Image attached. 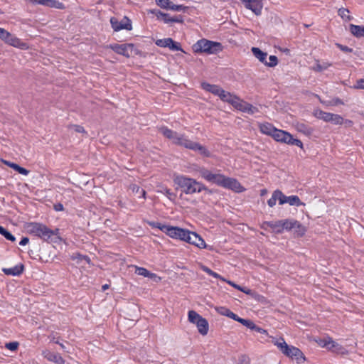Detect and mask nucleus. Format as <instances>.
Listing matches in <instances>:
<instances>
[{"label": "nucleus", "mask_w": 364, "mask_h": 364, "mask_svg": "<svg viewBox=\"0 0 364 364\" xmlns=\"http://www.w3.org/2000/svg\"><path fill=\"white\" fill-rule=\"evenodd\" d=\"M159 131L165 137L171 140L174 144L198 151L200 155L205 157L210 156V151L205 146L188 139L183 134H179L166 127H161Z\"/></svg>", "instance_id": "f257e3e1"}, {"label": "nucleus", "mask_w": 364, "mask_h": 364, "mask_svg": "<svg viewBox=\"0 0 364 364\" xmlns=\"http://www.w3.org/2000/svg\"><path fill=\"white\" fill-rule=\"evenodd\" d=\"M271 343L286 357L295 361L297 364H303L306 358L301 350L291 345H289L282 336H269Z\"/></svg>", "instance_id": "f03ea898"}, {"label": "nucleus", "mask_w": 364, "mask_h": 364, "mask_svg": "<svg viewBox=\"0 0 364 364\" xmlns=\"http://www.w3.org/2000/svg\"><path fill=\"white\" fill-rule=\"evenodd\" d=\"M174 183L186 195H192L200 193L203 191L211 194L213 191L208 189L204 184L197 181L196 179L183 176L177 175L173 178Z\"/></svg>", "instance_id": "7ed1b4c3"}, {"label": "nucleus", "mask_w": 364, "mask_h": 364, "mask_svg": "<svg viewBox=\"0 0 364 364\" xmlns=\"http://www.w3.org/2000/svg\"><path fill=\"white\" fill-rule=\"evenodd\" d=\"M195 53H206L208 54H217L223 50L220 43L211 41L205 38L198 41L192 46Z\"/></svg>", "instance_id": "20e7f679"}, {"label": "nucleus", "mask_w": 364, "mask_h": 364, "mask_svg": "<svg viewBox=\"0 0 364 364\" xmlns=\"http://www.w3.org/2000/svg\"><path fill=\"white\" fill-rule=\"evenodd\" d=\"M188 321L196 327L200 335L202 336L208 335L210 328L208 321L196 311H188Z\"/></svg>", "instance_id": "39448f33"}, {"label": "nucleus", "mask_w": 364, "mask_h": 364, "mask_svg": "<svg viewBox=\"0 0 364 364\" xmlns=\"http://www.w3.org/2000/svg\"><path fill=\"white\" fill-rule=\"evenodd\" d=\"M210 182L236 192H240L242 189L241 184L237 179L226 177L225 176L220 173H213Z\"/></svg>", "instance_id": "423d86ee"}, {"label": "nucleus", "mask_w": 364, "mask_h": 364, "mask_svg": "<svg viewBox=\"0 0 364 364\" xmlns=\"http://www.w3.org/2000/svg\"><path fill=\"white\" fill-rule=\"evenodd\" d=\"M27 231L45 241L52 240L53 232L46 225L39 223H29L26 225Z\"/></svg>", "instance_id": "0eeeda50"}, {"label": "nucleus", "mask_w": 364, "mask_h": 364, "mask_svg": "<svg viewBox=\"0 0 364 364\" xmlns=\"http://www.w3.org/2000/svg\"><path fill=\"white\" fill-rule=\"evenodd\" d=\"M272 137L274 140L285 143L290 145H295L300 148H303V143L298 139H294L293 136L287 132L277 129L276 128Z\"/></svg>", "instance_id": "6e6552de"}, {"label": "nucleus", "mask_w": 364, "mask_h": 364, "mask_svg": "<svg viewBox=\"0 0 364 364\" xmlns=\"http://www.w3.org/2000/svg\"><path fill=\"white\" fill-rule=\"evenodd\" d=\"M149 225L152 228H156L173 238L178 239L181 229L178 227L168 226L160 223L149 222Z\"/></svg>", "instance_id": "1a4fd4ad"}, {"label": "nucleus", "mask_w": 364, "mask_h": 364, "mask_svg": "<svg viewBox=\"0 0 364 364\" xmlns=\"http://www.w3.org/2000/svg\"><path fill=\"white\" fill-rule=\"evenodd\" d=\"M150 13L154 14L158 20L163 21L165 23H183V18L181 15L171 16L168 14L163 13L157 9H152L149 11Z\"/></svg>", "instance_id": "9d476101"}, {"label": "nucleus", "mask_w": 364, "mask_h": 364, "mask_svg": "<svg viewBox=\"0 0 364 364\" xmlns=\"http://www.w3.org/2000/svg\"><path fill=\"white\" fill-rule=\"evenodd\" d=\"M156 45L161 48H168L170 50L173 51H182L184 52L179 43L174 41L171 38H166L163 39H158L155 42Z\"/></svg>", "instance_id": "9b49d317"}, {"label": "nucleus", "mask_w": 364, "mask_h": 364, "mask_svg": "<svg viewBox=\"0 0 364 364\" xmlns=\"http://www.w3.org/2000/svg\"><path fill=\"white\" fill-rule=\"evenodd\" d=\"M124 20L126 21L125 23L119 22L117 18L112 17L110 18V23L112 28L114 31H119L122 29H126L127 31H131L132 29V21L127 16L124 17Z\"/></svg>", "instance_id": "f8f14e48"}, {"label": "nucleus", "mask_w": 364, "mask_h": 364, "mask_svg": "<svg viewBox=\"0 0 364 364\" xmlns=\"http://www.w3.org/2000/svg\"><path fill=\"white\" fill-rule=\"evenodd\" d=\"M233 103V107L241 112H247L251 114L258 112V109L256 107H254L251 104L240 100L239 97H237L235 102Z\"/></svg>", "instance_id": "ddd939ff"}, {"label": "nucleus", "mask_w": 364, "mask_h": 364, "mask_svg": "<svg viewBox=\"0 0 364 364\" xmlns=\"http://www.w3.org/2000/svg\"><path fill=\"white\" fill-rule=\"evenodd\" d=\"M109 48H111L112 50H114L115 53L119 55H122L125 57H129L130 53L129 52V49L132 50L134 45L132 43L129 44H111L108 46Z\"/></svg>", "instance_id": "4468645a"}, {"label": "nucleus", "mask_w": 364, "mask_h": 364, "mask_svg": "<svg viewBox=\"0 0 364 364\" xmlns=\"http://www.w3.org/2000/svg\"><path fill=\"white\" fill-rule=\"evenodd\" d=\"M216 312L220 314V315L225 316L227 317H229L236 321H238L241 324H243L244 321H245V318H242L239 317L237 314L231 311L229 309L225 307V306H215L214 307Z\"/></svg>", "instance_id": "2eb2a0df"}, {"label": "nucleus", "mask_w": 364, "mask_h": 364, "mask_svg": "<svg viewBox=\"0 0 364 364\" xmlns=\"http://www.w3.org/2000/svg\"><path fill=\"white\" fill-rule=\"evenodd\" d=\"M284 203H289L290 205L301 206L305 205V203L301 201L300 198L297 196H286L282 192V198H279V204L283 205Z\"/></svg>", "instance_id": "dca6fc26"}, {"label": "nucleus", "mask_w": 364, "mask_h": 364, "mask_svg": "<svg viewBox=\"0 0 364 364\" xmlns=\"http://www.w3.org/2000/svg\"><path fill=\"white\" fill-rule=\"evenodd\" d=\"M245 6L254 12L256 15H259L262 11V6L259 0H241Z\"/></svg>", "instance_id": "f3484780"}, {"label": "nucleus", "mask_w": 364, "mask_h": 364, "mask_svg": "<svg viewBox=\"0 0 364 364\" xmlns=\"http://www.w3.org/2000/svg\"><path fill=\"white\" fill-rule=\"evenodd\" d=\"M43 355L48 360L55 363L56 364H64L65 363L64 359L58 353H55L51 352L50 350H46L43 352Z\"/></svg>", "instance_id": "a211bd4d"}, {"label": "nucleus", "mask_w": 364, "mask_h": 364, "mask_svg": "<svg viewBox=\"0 0 364 364\" xmlns=\"http://www.w3.org/2000/svg\"><path fill=\"white\" fill-rule=\"evenodd\" d=\"M242 325L251 330L255 331L267 336L269 339V341L271 342V338H269L270 336L269 335L267 331L257 326L252 320L245 319V321H244Z\"/></svg>", "instance_id": "6ab92c4d"}, {"label": "nucleus", "mask_w": 364, "mask_h": 364, "mask_svg": "<svg viewBox=\"0 0 364 364\" xmlns=\"http://www.w3.org/2000/svg\"><path fill=\"white\" fill-rule=\"evenodd\" d=\"M188 243L193 245L199 248H205L206 244L204 240L197 233L192 232L190 238L188 241Z\"/></svg>", "instance_id": "aec40b11"}, {"label": "nucleus", "mask_w": 364, "mask_h": 364, "mask_svg": "<svg viewBox=\"0 0 364 364\" xmlns=\"http://www.w3.org/2000/svg\"><path fill=\"white\" fill-rule=\"evenodd\" d=\"M318 344L323 347L332 350H338L339 349L338 344L333 341L331 338H326L317 341Z\"/></svg>", "instance_id": "412c9836"}, {"label": "nucleus", "mask_w": 364, "mask_h": 364, "mask_svg": "<svg viewBox=\"0 0 364 364\" xmlns=\"http://www.w3.org/2000/svg\"><path fill=\"white\" fill-rule=\"evenodd\" d=\"M33 4H40L50 8H61L62 4L55 0H28Z\"/></svg>", "instance_id": "4be33fe9"}, {"label": "nucleus", "mask_w": 364, "mask_h": 364, "mask_svg": "<svg viewBox=\"0 0 364 364\" xmlns=\"http://www.w3.org/2000/svg\"><path fill=\"white\" fill-rule=\"evenodd\" d=\"M201 87L205 91H208L216 96H219L220 92L223 90V88H221L219 85H212L206 82H201Z\"/></svg>", "instance_id": "5701e85b"}, {"label": "nucleus", "mask_w": 364, "mask_h": 364, "mask_svg": "<svg viewBox=\"0 0 364 364\" xmlns=\"http://www.w3.org/2000/svg\"><path fill=\"white\" fill-rule=\"evenodd\" d=\"M24 269L23 264H19L11 268H4L3 272L6 275L18 276Z\"/></svg>", "instance_id": "b1692460"}, {"label": "nucleus", "mask_w": 364, "mask_h": 364, "mask_svg": "<svg viewBox=\"0 0 364 364\" xmlns=\"http://www.w3.org/2000/svg\"><path fill=\"white\" fill-rule=\"evenodd\" d=\"M218 97L223 102H228L230 105H232V106L234 105L233 102H235V101L237 100V99L238 97L237 96L231 94L230 92L224 90L223 89L220 92V95Z\"/></svg>", "instance_id": "393cba45"}, {"label": "nucleus", "mask_w": 364, "mask_h": 364, "mask_svg": "<svg viewBox=\"0 0 364 364\" xmlns=\"http://www.w3.org/2000/svg\"><path fill=\"white\" fill-rule=\"evenodd\" d=\"M349 30L350 33L357 38L364 37V26L350 24Z\"/></svg>", "instance_id": "a878e982"}, {"label": "nucleus", "mask_w": 364, "mask_h": 364, "mask_svg": "<svg viewBox=\"0 0 364 364\" xmlns=\"http://www.w3.org/2000/svg\"><path fill=\"white\" fill-rule=\"evenodd\" d=\"M276 128L270 123L266 122L259 125V130L262 133L272 136Z\"/></svg>", "instance_id": "bb28decb"}, {"label": "nucleus", "mask_w": 364, "mask_h": 364, "mask_svg": "<svg viewBox=\"0 0 364 364\" xmlns=\"http://www.w3.org/2000/svg\"><path fill=\"white\" fill-rule=\"evenodd\" d=\"M6 43L12 46L20 48H23L26 47V43L21 42L19 38L13 36L11 33V37L8 38Z\"/></svg>", "instance_id": "cd10ccee"}, {"label": "nucleus", "mask_w": 364, "mask_h": 364, "mask_svg": "<svg viewBox=\"0 0 364 364\" xmlns=\"http://www.w3.org/2000/svg\"><path fill=\"white\" fill-rule=\"evenodd\" d=\"M252 52L254 55L262 63L265 65L266 58L267 56V53L261 50L259 48L253 47L252 48Z\"/></svg>", "instance_id": "c85d7f7f"}, {"label": "nucleus", "mask_w": 364, "mask_h": 364, "mask_svg": "<svg viewBox=\"0 0 364 364\" xmlns=\"http://www.w3.org/2000/svg\"><path fill=\"white\" fill-rule=\"evenodd\" d=\"M282 198V191L279 190H275L272 197L268 200L267 204L269 207H273L275 205L277 200H278L279 201V198Z\"/></svg>", "instance_id": "c756f323"}, {"label": "nucleus", "mask_w": 364, "mask_h": 364, "mask_svg": "<svg viewBox=\"0 0 364 364\" xmlns=\"http://www.w3.org/2000/svg\"><path fill=\"white\" fill-rule=\"evenodd\" d=\"M282 222V231L284 229H286L287 230H291L294 228L295 225L297 224V220L294 219H287L284 220H281Z\"/></svg>", "instance_id": "7c9ffc66"}, {"label": "nucleus", "mask_w": 364, "mask_h": 364, "mask_svg": "<svg viewBox=\"0 0 364 364\" xmlns=\"http://www.w3.org/2000/svg\"><path fill=\"white\" fill-rule=\"evenodd\" d=\"M331 114L332 113L326 112L322 111V110H316V111L314 112V116L316 118H318L319 119H322V120H323L324 122H330V118H331Z\"/></svg>", "instance_id": "2f4dec72"}, {"label": "nucleus", "mask_w": 364, "mask_h": 364, "mask_svg": "<svg viewBox=\"0 0 364 364\" xmlns=\"http://www.w3.org/2000/svg\"><path fill=\"white\" fill-rule=\"evenodd\" d=\"M331 65V64L328 62L320 63L319 60H316L312 69L316 72H322L328 69Z\"/></svg>", "instance_id": "473e14b6"}, {"label": "nucleus", "mask_w": 364, "mask_h": 364, "mask_svg": "<svg viewBox=\"0 0 364 364\" xmlns=\"http://www.w3.org/2000/svg\"><path fill=\"white\" fill-rule=\"evenodd\" d=\"M293 230H294V234L297 237H302L306 231V228L299 221H297V224L295 225V227L293 228Z\"/></svg>", "instance_id": "72a5a7b5"}, {"label": "nucleus", "mask_w": 364, "mask_h": 364, "mask_svg": "<svg viewBox=\"0 0 364 364\" xmlns=\"http://www.w3.org/2000/svg\"><path fill=\"white\" fill-rule=\"evenodd\" d=\"M157 192L164 194L171 200H173L176 197V194L166 187H161Z\"/></svg>", "instance_id": "f704fd0d"}, {"label": "nucleus", "mask_w": 364, "mask_h": 364, "mask_svg": "<svg viewBox=\"0 0 364 364\" xmlns=\"http://www.w3.org/2000/svg\"><path fill=\"white\" fill-rule=\"evenodd\" d=\"M296 129L299 132H303L306 135H310L313 132V129L309 127L304 123L298 124L296 126Z\"/></svg>", "instance_id": "c9c22d12"}, {"label": "nucleus", "mask_w": 364, "mask_h": 364, "mask_svg": "<svg viewBox=\"0 0 364 364\" xmlns=\"http://www.w3.org/2000/svg\"><path fill=\"white\" fill-rule=\"evenodd\" d=\"M198 172L201 177H203L206 181L210 182L212 176L213 175V173H211L209 170L205 168H200Z\"/></svg>", "instance_id": "e433bc0d"}, {"label": "nucleus", "mask_w": 364, "mask_h": 364, "mask_svg": "<svg viewBox=\"0 0 364 364\" xmlns=\"http://www.w3.org/2000/svg\"><path fill=\"white\" fill-rule=\"evenodd\" d=\"M0 234L5 237L6 239L10 240L11 242H14L16 240V237L9 232L6 228L0 225Z\"/></svg>", "instance_id": "4c0bfd02"}, {"label": "nucleus", "mask_w": 364, "mask_h": 364, "mask_svg": "<svg viewBox=\"0 0 364 364\" xmlns=\"http://www.w3.org/2000/svg\"><path fill=\"white\" fill-rule=\"evenodd\" d=\"M265 224L272 228L273 230H276L277 232H282V222L281 220H279L277 222H266Z\"/></svg>", "instance_id": "58836bf2"}, {"label": "nucleus", "mask_w": 364, "mask_h": 364, "mask_svg": "<svg viewBox=\"0 0 364 364\" xmlns=\"http://www.w3.org/2000/svg\"><path fill=\"white\" fill-rule=\"evenodd\" d=\"M329 122L336 125L342 124L343 123V118L339 114L332 113Z\"/></svg>", "instance_id": "ea45409f"}, {"label": "nucleus", "mask_w": 364, "mask_h": 364, "mask_svg": "<svg viewBox=\"0 0 364 364\" xmlns=\"http://www.w3.org/2000/svg\"><path fill=\"white\" fill-rule=\"evenodd\" d=\"M192 232L188 230H185V229H181V232H180V236L178 237V239H180L181 240H183V241H185L186 242H188V239L190 238V236H191V234Z\"/></svg>", "instance_id": "a19ab883"}, {"label": "nucleus", "mask_w": 364, "mask_h": 364, "mask_svg": "<svg viewBox=\"0 0 364 364\" xmlns=\"http://www.w3.org/2000/svg\"><path fill=\"white\" fill-rule=\"evenodd\" d=\"M12 168L17 171L18 173L24 176H27L29 173L28 170L26 169L23 167L20 166L19 165L15 163L14 164V165H12Z\"/></svg>", "instance_id": "79ce46f5"}, {"label": "nucleus", "mask_w": 364, "mask_h": 364, "mask_svg": "<svg viewBox=\"0 0 364 364\" xmlns=\"http://www.w3.org/2000/svg\"><path fill=\"white\" fill-rule=\"evenodd\" d=\"M228 283L246 294H251V290L247 287H240L230 281H228Z\"/></svg>", "instance_id": "37998d69"}, {"label": "nucleus", "mask_w": 364, "mask_h": 364, "mask_svg": "<svg viewBox=\"0 0 364 364\" xmlns=\"http://www.w3.org/2000/svg\"><path fill=\"white\" fill-rule=\"evenodd\" d=\"M338 15L342 18H346V20H348V21H350L352 19V17L350 16L346 15V14L349 13V10L348 9L341 8L338 9Z\"/></svg>", "instance_id": "c03bdc74"}, {"label": "nucleus", "mask_w": 364, "mask_h": 364, "mask_svg": "<svg viewBox=\"0 0 364 364\" xmlns=\"http://www.w3.org/2000/svg\"><path fill=\"white\" fill-rule=\"evenodd\" d=\"M168 9L175 11H186L187 9V6H185L183 5H176L173 4L172 2L170 4V6Z\"/></svg>", "instance_id": "a18cd8bd"}, {"label": "nucleus", "mask_w": 364, "mask_h": 364, "mask_svg": "<svg viewBox=\"0 0 364 364\" xmlns=\"http://www.w3.org/2000/svg\"><path fill=\"white\" fill-rule=\"evenodd\" d=\"M156 3L161 8L168 9L171 1L170 0H156Z\"/></svg>", "instance_id": "49530a36"}, {"label": "nucleus", "mask_w": 364, "mask_h": 364, "mask_svg": "<svg viewBox=\"0 0 364 364\" xmlns=\"http://www.w3.org/2000/svg\"><path fill=\"white\" fill-rule=\"evenodd\" d=\"M269 62L266 61V63H265L266 66L273 68V67L276 66L278 63V59H277V56H275V55H270L269 58Z\"/></svg>", "instance_id": "de8ad7c7"}, {"label": "nucleus", "mask_w": 364, "mask_h": 364, "mask_svg": "<svg viewBox=\"0 0 364 364\" xmlns=\"http://www.w3.org/2000/svg\"><path fill=\"white\" fill-rule=\"evenodd\" d=\"M144 277L148 278L149 279L155 283H158L161 280V278L159 276L149 271L148 275H146Z\"/></svg>", "instance_id": "09e8293b"}, {"label": "nucleus", "mask_w": 364, "mask_h": 364, "mask_svg": "<svg viewBox=\"0 0 364 364\" xmlns=\"http://www.w3.org/2000/svg\"><path fill=\"white\" fill-rule=\"evenodd\" d=\"M11 37V33L4 28H0V39L6 42L8 38Z\"/></svg>", "instance_id": "8fccbe9b"}, {"label": "nucleus", "mask_w": 364, "mask_h": 364, "mask_svg": "<svg viewBox=\"0 0 364 364\" xmlns=\"http://www.w3.org/2000/svg\"><path fill=\"white\" fill-rule=\"evenodd\" d=\"M134 272H135V274H136L138 275L145 277L146 275H148L149 270L144 267H140L136 266Z\"/></svg>", "instance_id": "3c124183"}, {"label": "nucleus", "mask_w": 364, "mask_h": 364, "mask_svg": "<svg viewBox=\"0 0 364 364\" xmlns=\"http://www.w3.org/2000/svg\"><path fill=\"white\" fill-rule=\"evenodd\" d=\"M202 269H203L205 272L208 273V274L209 275H210V276H213V277H215V278H221V277H220V276L218 273H216V272H213V270H211V269H210V268H208V267L203 266V267H202Z\"/></svg>", "instance_id": "603ef678"}, {"label": "nucleus", "mask_w": 364, "mask_h": 364, "mask_svg": "<svg viewBox=\"0 0 364 364\" xmlns=\"http://www.w3.org/2000/svg\"><path fill=\"white\" fill-rule=\"evenodd\" d=\"M18 342H10L6 344V348L11 351H15L18 347Z\"/></svg>", "instance_id": "864d4df0"}, {"label": "nucleus", "mask_w": 364, "mask_h": 364, "mask_svg": "<svg viewBox=\"0 0 364 364\" xmlns=\"http://www.w3.org/2000/svg\"><path fill=\"white\" fill-rule=\"evenodd\" d=\"M353 89L364 90V78L359 79L356 81V84L352 87Z\"/></svg>", "instance_id": "5fc2aeb1"}, {"label": "nucleus", "mask_w": 364, "mask_h": 364, "mask_svg": "<svg viewBox=\"0 0 364 364\" xmlns=\"http://www.w3.org/2000/svg\"><path fill=\"white\" fill-rule=\"evenodd\" d=\"M336 45L343 52L351 53L353 51L352 48H349V47H348L346 46H344V45H342V44H340V43H336Z\"/></svg>", "instance_id": "6e6d98bb"}, {"label": "nucleus", "mask_w": 364, "mask_h": 364, "mask_svg": "<svg viewBox=\"0 0 364 364\" xmlns=\"http://www.w3.org/2000/svg\"><path fill=\"white\" fill-rule=\"evenodd\" d=\"M70 127L73 128L74 130L78 133H85L86 132L84 127L80 125L72 124V125H70Z\"/></svg>", "instance_id": "4d7b16f0"}, {"label": "nucleus", "mask_w": 364, "mask_h": 364, "mask_svg": "<svg viewBox=\"0 0 364 364\" xmlns=\"http://www.w3.org/2000/svg\"><path fill=\"white\" fill-rule=\"evenodd\" d=\"M63 205L62 203H57L54 205V210L56 211H62L63 210Z\"/></svg>", "instance_id": "13d9d810"}, {"label": "nucleus", "mask_w": 364, "mask_h": 364, "mask_svg": "<svg viewBox=\"0 0 364 364\" xmlns=\"http://www.w3.org/2000/svg\"><path fill=\"white\" fill-rule=\"evenodd\" d=\"M28 242H29L28 237H22L21 240L20 241L19 245H21V246H24L26 244H28Z\"/></svg>", "instance_id": "bf43d9fd"}, {"label": "nucleus", "mask_w": 364, "mask_h": 364, "mask_svg": "<svg viewBox=\"0 0 364 364\" xmlns=\"http://www.w3.org/2000/svg\"><path fill=\"white\" fill-rule=\"evenodd\" d=\"M2 161L4 162V164L7 165L10 168H12V165H14V164L13 162L6 161V160H3Z\"/></svg>", "instance_id": "052dcab7"}, {"label": "nucleus", "mask_w": 364, "mask_h": 364, "mask_svg": "<svg viewBox=\"0 0 364 364\" xmlns=\"http://www.w3.org/2000/svg\"><path fill=\"white\" fill-rule=\"evenodd\" d=\"M140 194H141V197L145 198L146 191L144 189H140Z\"/></svg>", "instance_id": "680f3d73"}, {"label": "nucleus", "mask_w": 364, "mask_h": 364, "mask_svg": "<svg viewBox=\"0 0 364 364\" xmlns=\"http://www.w3.org/2000/svg\"><path fill=\"white\" fill-rule=\"evenodd\" d=\"M267 191L266 189H262V190H261V191H260V196H263L266 195V194H267Z\"/></svg>", "instance_id": "e2e57ef3"}, {"label": "nucleus", "mask_w": 364, "mask_h": 364, "mask_svg": "<svg viewBox=\"0 0 364 364\" xmlns=\"http://www.w3.org/2000/svg\"><path fill=\"white\" fill-rule=\"evenodd\" d=\"M52 232H53V236H55L58 234L59 232V229L56 228L55 230H52Z\"/></svg>", "instance_id": "0e129e2a"}, {"label": "nucleus", "mask_w": 364, "mask_h": 364, "mask_svg": "<svg viewBox=\"0 0 364 364\" xmlns=\"http://www.w3.org/2000/svg\"><path fill=\"white\" fill-rule=\"evenodd\" d=\"M109 288V285L108 284H105L102 287V289L103 291Z\"/></svg>", "instance_id": "69168bd1"}, {"label": "nucleus", "mask_w": 364, "mask_h": 364, "mask_svg": "<svg viewBox=\"0 0 364 364\" xmlns=\"http://www.w3.org/2000/svg\"><path fill=\"white\" fill-rule=\"evenodd\" d=\"M133 191H136V193H138V192H139V193H140V188H139V187H136V189H135V188H133Z\"/></svg>", "instance_id": "338daca9"}, {"label": "nucleus", "mask_w": 364, "mask_h": 364, "mask_svg": "<svg viewBox=\"0 0 364 364\" xmlns=\"http://www.w3.org/2000/svg\"><path fill=\"white\" fill-rule=\"evenodd\" d=\"M133 191H136V193H138V192H139V193H140V188H139V187H136V189H135V188H133Z\"/></svg>", "instance_id": "774afa93"}]
</instances>
